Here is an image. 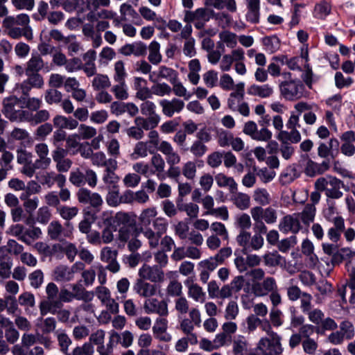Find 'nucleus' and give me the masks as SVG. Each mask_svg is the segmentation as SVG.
I'll return each mask as SVG.
<instances>
[{
  "mask_svg": "<svg viewBox=\"0 0 355 355\" xmlns=\"http://www.w3.org/2000/svg\"><path fill=\"white\" fill-rule=\"evenodd\" d=\"M21 102L20 98L15 96L6 98L3 101L2 112L5 116L12 122H24L30 119L29 111L16 109V106Z\"/></svg>",
  "mask_w": 355,
  "mask_h": 355,
  "instance_id": "f257e3e1",
  "label": "nucleus"
},
{
  "mask_svg": "<svg viewBox=\"0 0 355 355\" xmlns=\"http://www.w3.org/2000/svg\"><path fill=\"white\" fill-rule=\"evenodd\" d=\"M315 187L318 191H324L330 198L338 199L343 196L340 189L343 187V182L336 177H321L315 181Z\"/></svg>",
  "mask_w": 355,
  "mask_h": 355,
  "instance_id": "f03ea898",
  "label": "nucleus"
},
{
  "mask_svg": "<svg viewBox=\"0 0 355 355\" xmlns=\"http://www.w3.org/2000/svg\"><path fill=\"white\" fill-rule=\"evenodd\" d=\"M245 84L243 82L236 84V89L230 93L227 99V107L232 112H238L244 116L250 114L248 103L243 101Z\"/></svg>",
  "mask_w": 355,
  "mask_h": 355,
  "instance_id": "7ed1b4c3",
  "label": "nucleus"
},
{
  "mask_svg": "<svg viewBox=\"0 0 355 355\" xmlns=\"http://www.w3.org/2000/svg\"><path fill=\"white\" fill-rule=\"evenodd\" d=\"M69 180L76 187H83L87 183L91 188L97 185L98 177L96 173L91 169L87 168L83 173L79 168H76L69 173Z\"/></svg>",
  "mask_w": 355,
  "mask_h": 355,
  "instance_id": "20e7f679",
  "label": "nucleus"
},
{
  "mask_svg": "<svg viewBox=\"0 0 355 355\" xmlns=\"http://www.w3.org/2000/svg\"><path fill=\"white\" fill-rule=\"evenodd\" d=\"M45 292L46 298L42 300L39 304L40 312L42 316L49 313V311H51V309L53 307L61 308L60 302L58 301L60 291L58 286L53 282H50L46 285Z\"/></svg>",
  "mask_w": 355,
  "mask_h": 355,
  "instance_id": "39448f33",
  "label": "nucleus"
},
{
  "mask_svg": "<svg viewBox=\"0 0 355 355\" xmlns=\"http://www.w3.org/2000/svg\"><path fill=\"white\" fill-rule=\"evenodd\" d=\"M202 323L200 311L196 307H192L189 318H183L179 322L178 329L185 335L198 338L194 332L195 327H199Z\"/></svg>",
  "mask_w": 355,
  "mask_h": 355,
  "instance_id": "423d86ee",
  "label": "nucleus"
},
{
  "mask_svg": "<svg viewBox=\"0 0 355 355\" xmlns=\"http://www.w3.org/2000/svg\"><path fill=\"white\" fill-rule=\"evenodd\" d=\"M281 95L288 101H296L304 96V86L300 80H290L279 85Z\"/></svg>",
  "mask_w": 355,
  "mask_h": 355,
  "instance_id": "0eeeda50",
  "label": "nucleus"
},
{
  "mask_svg": "<svg viewBox=\"0 0 355 355\" xmlns=\"http://www.w3.org/2000/svg\"><path fill=\"white\" fill-rule=\"evenodd\" d=\"M139 278L144 281H150L153 283H162L164 281L165 275L163 270L158 266H150L144 264L139 270Z\"/></svg>",
  "mask_w": 355,
  "mask_h": 355,
  "instance_id": "6e6552de",
  "label": "nucleus"
},
{
  "mask_svg": "<svg viewBox=\"0 0 355 355\" xmlns=\"http://www.w3.org/2000/svg\"><path fill=\"white\" fill-rule=\"evenodd\" d=\"M118 254L116 250L108 246L103 248L100 252L101 261L107 263L105 269L112 273H117L121 270V266L117 261Z\"/></svg>",
  "mask_w": 355,
  "mask_h": 355,
  "instance_id": "1a4fd4ad",
  "label": "nucleus"
},
{
  "mask_svg": "<svg viewBox=\"0 0 355 355\" xmlns=\"http://www.w3.org/2000/svg\"><path fill=\"white\" fill-rule=\"evenodd\" d=\"M76 197L80 203L89 205L96 209H99L103 203V198L99 193L93 192L85 187L80 188L78 190Z\"/></svg>",
  "mask_w": 355,
  "mask_h": 355,
  "instance_id": "9d476101",
  "label": "nucleus"
},
{
  "mask_svg": "<svg viewBox=\"0 0 355 355\" xmlns=\"http://www.w3.org/2000/svg\"><path fill=\"white\" fill-rule=\"evenodd\" d=\"M243 132L250 136L252 139L259 141H268L272 138V132L266 128L258 130L257 123L249 121L244 124Z\"/></svg>",
  "mask_w": 355,
  "mask_h": 355,
  "instance_id": "9b49d317",
  "label": "nucleus"
},
{
  "mask_svg": "<svg viewBox=\"0 0 355 355\" xmlns=\"http://www.w3.org/2000/svg\"><path fill=\"white\" fill-rule=\"evenodd\" d=\"M143 308L147 314H157L159 316L168 315V304L165 300L149 297L144 301Z\"/></svg>",
  "mask_w": 355,
  "mask_h": 355,
  "instance_id": "f8f14e48",
  "label": "nucleus"
},
{
  "mask_svg": "<svg viewBox=\"0 0 355 355\" xmlns=\"http://www.w3.org/2000/svg\"><path fill=\"white\" fill-rule=\"evenodd\" d=\"M159 105L162 108V114L169 118L180 114L184 107V101L178 98L161 99L159 101Z\"/></svg>",
  "mask_w": 355,
  "mask_h": 355,
  "instance_id": "ddd939ff",
  "label": "nucleus"
},
{
  "mask_svg": "<svg viewBox=\"0 0 355 355\" xmlns=\"http://www.w3.org/2000/svg\"><path fill=\"white\" fill-rule=\"evenodd\" d=\"M275 290H277V284L272 277H266L259 283L252 284V293L257 297L266 296Z\"/></svg>",
  "mask_w": 355,
  "mask_h": 355,
  "instance_id": "4468645a",
  "label": "nucleus"
},
{
  "mask_svg": "<svg viewBox=\"0 0 355 355\" xmlns=\"http://www.w3.org/2000/svg\"><path fill=\"white\" fill-rule=\"evenodd\" d=\"M165 316H159L156 318L152 327L153 336L161 342L168 343L172 339L171 336L166 333L168 329V320Z\"/></svg>",
  "mask_w": 355,
  "mask_h": 355,
  "instance_id": "2eb2a0df",
  "label": "nucleus"
},
{
  "mask_svg": "<svg viewBox=\"0 0 355 355\" xmlns=\"http://www.w3.org/2000/svg\"><path fill=\"white\" fill-rule=\"evenodd\" d=\"M301 228L299 214H297L284 216L279 224V230L284 233L292 232L296 234Z\"/></svg>",
  "mask_w": 355,
  "mask_h": 355,
  "instance_id": "dca6fc26",
  "label": "nucleus"
},
{
  "mask_svg": "<svg viewBox=\"0 0 355 355\" xmlns=\"http://www.w3.org/2000/svg\"><path fill=\"white\" fill-rule=\"evenodd\" d=\"M158 150L165 156L166 162L168 166H175L180 163V155L170 142L162 141L158 147Z\"/></svg>",
  "mask_w": 355,
  "mask_h": 355,
  "instance_id": "f3484780",
  "label": "nucleus"
},
{
  "mask_svg": "<svg viewBox=\"0 0 355 355\" xmlns=\"http://www.w3.org/2000/svg\"><path fill=\"white\" fill-rule=\"evenodd\" d=\"M133 290L139 297L147 300L155 295L157 287L155 284L144 281L142 279H137L133 286Z\"/></svg>",
  "mask_w": 355,
  "mask_h": 355,
  "instance_id": "a211bd4d",
  "label": "nucleus"
},
{
  "mask_svg": "<svg viewBox=\"0 0 355 355\" xmlns=\"http://www.w3.org/2000/svg\"><path fill=\"white\" fill-rule=\"evenodd\" d=\"M82 58L84 63L82 62L83 68H81V70L84 71L86 76L90 78L96 75V72L97 71L95 62L96 52L93 49H89L83 55Z\"/></svg>",
  "mask_w": 355,
  "mask_h": 355,
  "instance_id": "6ab92c4d",
  "label": "nucleus"
},
{
  "mask_svg": "<svg viewBox=\"0 0 355 355\" xmlns=\"http://www.w3.org/2000/svg\"><path fill=\"white\" fill-rule=\"evenodd\" d=\"M184 284L187 287V294L190 298L196 302L204 303L205 302L206 293L200 285L190 279H187Z\"/></svg>",
  "mask_w": 355,
  "mask_h": 355,
  "instance_id": "aec40b11",
  "label": "nucleus"
},
{
  "mask_svg": "<svg viewBox=\"0 0 355 355\" xmlns=\"http://www.w3.org/2000/svg\"><path fill=\"white\" fill-rule=\"evenodd\" d=\"M281 340V336L262 337L259 339L257 344L273 354L277 355L280 354L283 351Z\"/></svg>",
  "mask_w": 355,
  "mask_h": 355,
  "instance_id": "412c9836",
  "label": "nucleus"
},
{
  "mask_svg": "<svg viewBox=\"0 0 355 355\" xmlns=\"http://www.w3.org/2000/svg\"><path fill=\"white\" fill-rule=\"evenodd\" d=\"M49 236L52 240L61 241L62 238L70 237L72 232L71 230H65L62 225L58 220H53L47 228Z\"/></svg>",
  "mask_w": 355,
  "mask_h": 355,
  "instance_id": "4be33fe9",
  "label": "nucleus"
},
{
  "mask_svg": "<svg viewBox=\"0 0 355 355\" xmlns=\"http://www.w3.org/2000/svg\"><path fill=\"white\" fill-rule=\"evenodd\" d=\"M117 168V161H111L104 170L102 180L109 188L110 187L117 186V183L119 180V177L115 173Z\"/></svg>",
  "mask_w": 355,
  "mask_h": 355,
  "instance_id": "5701e85b",
  "label": "nucleus"
},
{
  "mask_svg": "<svg viewBox=\"0 0 355 355\" xmlns=\"http://www.w3.org/2000/svg\"><path fill=\"white\" fill-rule=\"evenodd\" d=\"M146 46L141 42L127 44L120 48L119 53L125 56L134 55L135 56L144 55L146 53Z\"/></svg>",
  "mask_w": 355,
  "mask_h": 355,
  "instance_id": "b1692460",
  "label": "nucleus"
},
{
  "mask_svg": "<svg viewBox=\"0 0 355 355\" xmlns=\"http://www.w3.org/2000/svg\"><path fill=\"white\" fill-rule=\"evenodd\" d=\"M55 252H60L65 254L67 259L72 262L78 254L76 245L71 242L64 241L62 243H57L53 245Z\"/></svg>",
  "mask_w": 355,
  "mask_h": 355,
  "instance_id": "393cba45",
  "label": "nucleus"
},
{
  "mask_svg": "<svg viewBox=\"0 0 355 355\" xmlns=\"http://www.w3.org/2000/svg\"><path fill=\"white\" fill-rule=\"evenodd\" d=\"M214 180L218 187H227L230 193L237 191L238 184L233 178L227 176L223 173H217Z\"/></svg>",
  "mask_w": 355,
  "mask_h": 355,
  "instance_id": "a878e982",
  "label": "nucleus"
},
{
  "mask_svg": "<svg viewBox=\"0 0 355 355\" xmlns=\"http://www.w3.org/2000/svg\"><path fill=\"white\" fill-rule=\"evenodd\" d=\"M21 27L15 26L7 29L8 35L12 39H19L24 36L27 40H32L33 31L29 24L21 25Z\"/></svg>",
  "mask_w": 355,
  "mask_h": 355,
  "instance_id": "bb28decb",
  "label": "nucleus"
},
{
  "mask_svg": "<svg viewBox=\"0 0 355 355\" xmlns=\"http://www.w3.org/2000/svg\"><path fill=\"white\" fill-rule=\"evenodd\" d=\"M29 23L30 18L26 14H19L16 17L6 15L3 21V26L7 30L17 25H28Z\"/></svg>",
  "mask_w": 355,
  "mask_h": 355,
  "instance_id": "cd10ccee",
  "label": "nucleus"
},
{
  "mask_svg": "<svg viewBox=\"0 0 355 355\" xmlns=\"http://www.w3.org/2000/svg\"><path fill=\"white\" fill-rule=\"evenodd\" d=\"M248 346V339L244 336H234L232 340V353L234 355H246Z\"/></svg>",
  "mask_w": 355,
  "mask_h": 355,
  "instance_id": "c85d7f7f",
  "label": "nucleus"
},
{
  "mask_svg": "<svg viewBox=\"0 0 355 355\" xmlns=\"http://www.w3.org/2000/svg\"><path fill=\"white\" fill-rule=\"evenodd\" d=\"M248 12L247 20L252 23H258L260 16V0H245Z\"/></svg>",
  "mask_w": 355,
  "mask_h": 355,
  "instance_id": "c756f323",
  "label": "nucleus"
},
{
  "mask_svg": "<svg viewBox=\"0 0 355 355\" xmlns=\"http://www.w3.org/2000/svg\"><path fill=\"white\" fill-rule=\"evenodd\" d=\"M10 138L15 141H20L21 144L26 146H31L33 140L29 132L23 128H15L10 132Z\"/></svg>",
  "mask_w": 355,
  "mask_h": 355,
  "instance_id": "7c9ffc66",
  "label": "nucleus"
},
{
  "mask_svg": "<svg viewBox=\"0 0 355 355\" xmlns=\"http://www.w3.org/2000/svg\"><path fill=\"white\" fill-rule=\"evenodd\" d=\"M53 276L54 280L61 282H69L73 279L71 270L66 265H59L55 267Z\"/></svg>",
  "mask_w": 355,
  "mask_h": 355,
  "instance_id": "2f4dec72",
  "label": "nucleus"
},
{
  "mask_svg": "<svg viewBox=\"0 0 355 355\" xmlns=\"http://www.w3.org/2000/svg\"><path fill=\"white\" fill-rule=\"evenodd\" d=\"M160 119V116H148L147 118L137 116L135 119V123L136 124L137 126L139 127L142 130H152L158 125Z\"/></svg>",
  "mask_w": 355,
  "mask_h": 355,
  "instance_id": "473e14b6",
  "label": "nucleus"
},
{
  "mask_svg": "<svg viewBox=\"0 0 355 355\" xmlns=\"http://www.w3.org/2000/svg\"><path fill=\"white\" fill-rule=\"evenodd\" d=\"M150 164L154 168L153 173H156L157 178L160 180L165 179L164 171L166 167V162L159 154H155L150 159Z\"/></svg>",
  "mask_w": 355,
  "mask_h": 355,
  "instance_id": "72a5a7b5",
  "label": "nucleus"
},
{
  "mask_svg": "<svg viewBox=\"0 0 355 355\" xmlns=\"http://www.w3.org/2000/svg\"><path fill=\"white\" fill-rule=\"evenodd\" d=\"M329 168V162L324 161L322 164H318L309 160L305 168V173L308 176L313 177L317 174H321Z\"/></svg>",
  "mask_w": 355,
  "mask_h": 355,
  "instance_id": "f704fd0d",
  "label": "nucleus"
},
{
  "mask_svg": "<svg viewBox=\"0 0 355 355\" xmlns=\"http://www.w3.org/2000/svg\"><path fill=\"white\" fill-rule=\"evenodd\" d=\"M248 93L250 95L257 96L260 98H268L273 93V89L268 84L262 85H252L248 89Z\"/></svg>",
  "mask_w": 355,
  "mask_h": 355,
  "instance_id": "c9c22d12",
  "label": "nucleus"
},
{
  "mask_svg": "<svg viewBox=\"0 0 355 355\" xmlns=\"http://www.w3.org/2000/svg\"><path fill=\"white\" fill-rule=\"evenodd\" d=\"M157 215V208L155 207L144 209L139 216L140 224L146 228L149 227Z\"/></svg>",
  "mask_w": 355,
  "mask_h": 355,
  "instance_id": "e433bc0d",
  "label": "nucleus"
},
{
  "mask_svg": "<svg viewBox=\"0 0 355 355\" xmlns=\"http://www.w3.org/2000/svg\"><path fill=\"white\" fill-rule=\"evenodd\" d=\"M252 199L261 206H266L271 202V196L268 191L265 188H257L252 193Z\"/></svg>",
  "mask_w": 355,
  "mask_h": 355,
  "instance_id": "4c0bfd02",
  "label": "nucleus"
},
{
  "mask_svg": "<svg viewBox=\"0 0 355 355\" xmlns=\"http://www.w3.org/2000/svg\"><path fill=\"white\" fill-rule=\"evenodd\" d=\"M149 54L148 56V61L154 64H159L162 60V54L160 53V44L157 41H153L148 46Z\"/></svg>",
  "mask_w": 355,
  "mask_h": 355,
  "instance_id": "58836bf2",
  "label": "nucleus"
},
{
  "mask_svg": "<svg viewBox=\"0 0 355 355\" xmlns=\"http://www.w3.org/2000/svg\"><path fill=\"white\" fill-rule=\"evenodd\" d=\"M94 78L92 81V86L96 91L105 90L110 87L111 82L107 75L97 73L94 76Z\"/></svg>",
  "mask_w": 355,
  "mask_h": 355,
  "instance_id": "ea45409f",
  "label": "nucleus"
},
{
  "mask_svg": "<svg viewBox=\"0 0 355 355\" xmlns=\"http://www.w3.org/2000/svg\"><path fill=\"white\" fill-rule=\"evenodd\" d=\"M197 163L196 160H189L184 162L182 166V174L188 180H193L197 175Z\"/></svg>",
  "mask_w": 355,
  "mask_h": 355,
  "instance_id": "a19ab883",
  "label": "nucleus"
},
{
  "mask_svg": "<svg viewBox=\"0 0 355 355\" xmlns=\"http://www.w3.org/2000/svg\"><path fill=\"white\" fill-rule=\"evenodd\" d=\"M44 67V62L38 54L32 55L26 63V73H38Z\"/></svg>",
  "mask_w": 355,
  "mask_h": 355,
  "instance_id": "79ce46f5",
  "label": "nucleus"
},
{
  "mask_svg": "<svg viewBox=\"0 0 355 355\" xmlns=\"http://www.w3.org/2000/svg\"><path fill=\"white\" fill-rule=\"evenodd\" d=\"M232 200L234 205L240 210H245L250 206V198L249 195L244 193H232Z\"/></svg>",
  "mask_w": 355,
  "mask_h": 355,
  "instance_id": "37998d69",
  "label": "nucleus"
},
{
  "mask_svg": "<svg viewBox=\"0 0 355 355\" xmlns=\"http://www.w3.org/2000/svg\"><path fill=\"white\" fill-rule=\"evenodd\" d=\"M174 309L178 315H185L187 313L189 315L191 308L187 298L182 295L174 300Z\"/></svg>",
  "mask_w": 355,
  "mask_h": 355,
  "instance_id": "c03bdc74",
  "label": "nucleus"
},
{
  "mask_svg": "<svg viewBox=\"0 0 355 355\" xmlns=\"http://www.w3.org/2000/svg\"><path fill=\"white\" fill-rule=\"evenodd\" d=\"M76 134L79 137V139L89 140L96 136L97 130L93 126L85 123H80Z\"/></svg>",
  "mask_w": 355,
  "mask_h": 355,
  "instance_id": "a18cd8bd",
  "label": "nucleus"
},
{
  "mask_svg": "<svg viewBox=\"0 0 355 355\" xmlns=\"http://www.w3.org/2000/svg\"><path fill=\"white\" fill-rule=\"evenodd\" d=\"M57 212L62 219L69 221L78 214L79 209L75 206L60 205L57 207Z\"/></svg>",
  "mask_w": 355,
  "mask_h": 355,
  "instance_id": "49530a36",
  "label": "nucleus"
},
{
  "mask_svg": "<svg viewBox=\"0 0 355 355\" xmlns=\"http://www.w3.org/2000/svg\"><path fill=\"white\" fill-rule=\"evenodd\" d=\"M266 266L275 267L285 263V259L277 251L266 253L263 256Z\"/></svg>",
  "mask_w": 355,
  "mask_h": 355,
  "instance_id": "de8ad7c7",
  "label": "nucleus"
},
{
  "mask_svg": "<svg viewBox=\"0 0 355 355\" xmlns=\"http://www.w3.org/2000/svg\"><path fill=\"white\" fill-rule=\"evenodd\" d=\"M298 177L296 168L294 166H289L284 170L279 177L280 183L286 185L293 182Z\"/></svg>",
  "mask_w": 355,
  "mask_h": 355,
  "instance_id": "09e8293b",
  "label": "nucleus"
},
{
  "mask_svg": "<svg viewBox=\"0 0 355 355\" xmlns=\"http://www.w3.org/2000/svg\"><path fill=\"white\" fill-rule=\"evenodd\" d=\"M157 78L167 80L171 83L178 79V73L172 68L162 65L158 69Z\"/></svg>",
  "mask_w": 355,
  "mask_h": 355,
  "instance_id": "8fccbe9b",
  "label": "nucleus"
},
{
  "mask_svg": "<svg viewBox=\"0 0 355 355\" xmlns=\"http://www.w3.org/2000/svg\"><path fill=\"white\" fill-rule=\"evenodd\" d=\"M71 288L76 300L87 301L92 300L93 297V295L87 291L79 283L73 284L71 285Z\"/></svg>",
  "mask_w": 355,
  "mask_h": 355,
  "instance_id": "3c124183",
  "label": "nucleus"
},
{
  "mask_svg": "<svg viewBox=\"0 0 355 355\" xmlns=\"http://www.w3.org/2000/svg\"><path fill=\"white\" fill-rule=\"evenodd\" d=\"M105 200L110 207H117L121 204V195L118 186H113L112 188H109Z\"/></svg>",
  "mask_w": 355,
  "mask_h": 355,
  "instance_id": "603ef678",
  "label": "nucleus"
},
{
  "mask_svg": "<svg viewBox=\"0 0 355 355\" xmlns=\"http://www.w3.org/2000/svg\"><path fill=\"white\" fill-rule=\"evenodd\" d=\"M19 305L27 311L29 308H33L35 306V297L33 293L29 291H25L21 293L18 297Z\"/></svg>",
  "mask_w": 355,
  "mask_h": 355,
  "instance_id": "864d4df0",
  "label": "nucleus"
},
{
  "mask_svg": "<svg viewBox=\"0 0 355 355\" xmlns=\"http://www.w3.org/2000/svg\"><path fill=\"white\" fill-rule=\"evenodd\" d=\"M198 343V338L185 336L177 340L175 345V349L178 352H184L188 349L189 344L195 345Z\"/></svg>",
  "mask_w": 355,
  "mask_h": 355,
  "instance_id": "5fc2aeb1",
  "label": "nucleus"
},
{
  "mask_svg": "<svg viewBox=\"0 0 355 355\" xmlns=\"http://www.w3.org/2000/svg\"><path fill=\"white\" fill-rule=\"evenodd\" d=\"M262 43L265 50L270 53L276 52L280 47V41L275 35L263 37Z\"/></svg>",
  "mask_w": 355,
  "mask_h": 355,
  "instance_id": "6e6d98bb",
  "label": "nucleus"
},
{
  "mask_svg": "<svg viewBox=\"0 0 355 355\" xmlns=\"http://www.w3.org/2000/svg\"><path fill=\"white\" fill-rule=\"evenodd\" d=\"M118 84L114 85L111 88V92L114 94L115 98L118 100H126L129 97L128 87L124 82H117Z\"/></svg>",
  "mask_w": 355,
  "mask_h": 355,
  "instance_id": "4d7b16f0",
  "label": "nucleus"
},
{
  "mask_svg": "<svg viewBox=\"0 0 355 355\" xmlns=\"http://www.w3.org/2000/svg\"><path fill=\"white\" fill-rule=\"evenodd\" d=\"M239 313V308L237 302L234 300L229 301L225 309L224 318L226 320H234L238 317Z\"/></svg>",
  "mask_w": 355,
  "mask_h": 355,
  "instance_id": "13d9d810",
  "label": "nucleus"
},
{
  "mask_svg": "<svg viewBox=\"0 0 355 355\" xmlns=\"http://www.w3.org/2000/svg\"><path fill=\"white\" fill-rule=\"evenodd\" d=\"M141 232L145 238L148 240L150 248H155L159 245V240L162 235L155 232L150 227H147Z\"/></svg>",
  "mask_w": 355,
  "mask_h": 355,
  "instance_id": "bf43d9fd",
  "label": "nucleus"
},
{
  "mask_svg": "<svg viewBox=\"0 0 355 355\" xmlns=\"http://www.w3.org/2000/svg\"><path fill=\"white\" fill-rule=\"evenodd\" d=\"M92 164L98 167H107L111 161H116V159H107L103 152L98 151L95 153H92V157H89Z\"/></svg>",
  "mask_w": 355,
  "mask_h": 355,
  "instance_id": "052dcab7",
  "label": "nucleus"
},
{
  "mask_svg": "<svg viewBox=\"0 0 355 355\" xmlns=\"http://www.w3.org/2000/svg\"><path fill=\"white\" fill-rule=\"evenodd\" d=\"M138 233L128 225L122 226L119 228L118 232V240L124 245L128 241L130 240Z\"/></svg>",
  "mask_w": 355,
  "mask_h": 355,
  "instance_id": "680f3d73",
  "label": "nucleus"
},
{
  "mask_svg": "<svg viewBox=\"0 0 355 355\" xmlns=\"http://www.w3.org/2000/svg\"><path fill=\"white\" fill-rule=\"evenodd\" d=\"M20 101L24 104V107L28 111H37L42 105V99L36 97H21Z\"/></svg>",
  "mask_w": 355,
  "mask_h": 355,
  "instance_id": "e2e57ef3",
  "label": "nucleus"
},
{
  "mask_svg": "<svg viewBox=\"0 0 355 355\" xmlns=\"http://www.w3.org/2000/svg\"><path fill=\"white\" fill-rule=\"evenodd\" d=\"M299 218H301L302 221L306 224L309 225L313 221L315 214V207L312 205H306L301 213H298Z\"/></svg>",
  "mask_w": 355,
  "mask_h": 355,
  "instance_id": "0e129e2a",
  "label": "nucleus"
},
{
  "mask_svg": "<svg viewBox=\"0 0 355 355\" xmlns=\"http://www.w3.org/2000/svg\"><path fill=\"white\" fill-rule=\"evenodd\" d=\"M207 150V146L200 140L194 141L189 148L191 153L196 158L203 157Z\"/></svg>",
  "mask_w": 355,
  "mask_h": 355,
  "instance_id": "69168bd1",
  "label": "nucleus"
},
{
  "mask_svg": "<svg viewBox=\"0 0 355 355\" xmlns=\"http://www.w3.org/2000/svg\"><path fill=\"white\" fill-rule=\"evenodd\" d=\"M79 140V137L76 135V133L70 135L67 137L66 141V149L69 152V155H76V151L82 144V142H80Z\"/></svg>",
  "mask_w": 355,
  "mask_h": 355,
  "instance_id": "338daca9",
  "label": "nucleus"
},
{
  "mask_svg": "<svg viewBox=\"0 0 355 355\" xmlns=\"http://www.w3.org/2000/svg\"><path fill=\"white\" fill-rule=\"evenodd\" d=\"M56 337L58 342L60 351L65 355L69 354V347L71 345L72 341L69 336L64 332H57Z\"/></svg>",
  "mask_w": 355,
  "mask_h": 355,
  "instance_id": "774afa93",
  "label": "nucleus"
}]
</instances>
